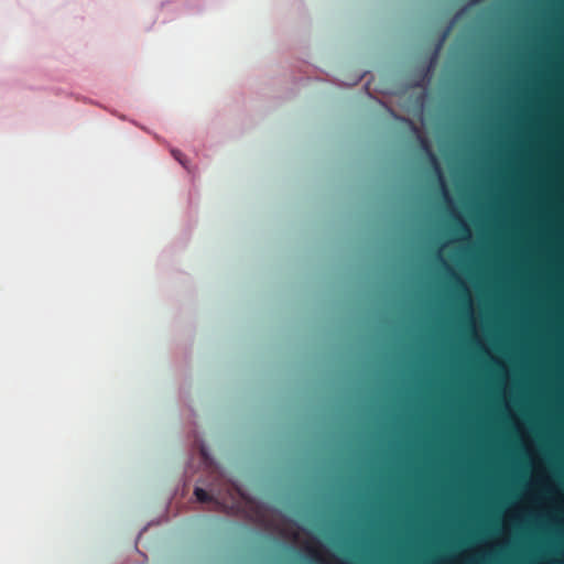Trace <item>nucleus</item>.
<instances>
[{"instance_id":"nucleus-1","label":"nucleus","mask_w":564,"mask_h":564,"mask_svg":"<svg viewBox=\"0 0 564 564\" xmlns=\"http://www.w3.org/2000/svg\"><path fill=\"white\" fill-rule=\"evenodd\" d=\"M198 463L200 476L195 479L194 501L198 503L212 502V455L208 446L195 430L193 442L189 448L188 464L185 469V477H188L191 469Z\"/></svg>"},{"instance_id":"nucleus-2","label":"nucleus","mask_w":564,"mask_h":564,"mask_svg":"<svg viewBox=\"0 0 564 564\" xmlns=\"http://www.w3.org/2000/svg\"><path fill=\"white\" fill-rule=\"evenodd\" d=\"M172 156L188 172H191V169L187 164V160L185 155L177 149H171Z\"/></svg>"},{"instance_id":"nucleus-3","label":"nucleus","mask_w":564,"mask_h":564,"mask_svg":"<svg viewBox=\"0 0 564 564\" xmlns=\"http://www.w3.org/2000/svg\"><path fill=\"white\" fill-rule=\"evenodd\" d=\"M446 34H447V31L443 34V37H442V40H441V42H440V44H438V47L441 46L442 42H443V41H444V39L446 37Z\"/></svg>"},{"instance_id":"nucleus-4","label":"nucleus","mask_w":564,"mask_h":564,"mask_svg":"<svg viewBox=\"0 0 564 564\" xmlns=\"http://www.w3.org/2000/svg\"><path fill=\"white\" fill-rule=\"evenodd\" d=\"M213 503H214V509H215L216 506L218 505V501H217V499L215 497H214Z\"/></svg>"},{"instance_id":"nucleus-5","label":"nucleus","mask_w":564,"mask_h":564,"mask_svg":"<svg viewBox=\"0 0 564 564\" xmlns=\"http://www.w3.org/2000/svg\"><path fill=\"white\" fill-rule=\"evenodd\" d=\"M423 144H424V147H425L426 149L429 148V144H427V142H426L425 140H423Z\"/></svg>"}]
</instances>
